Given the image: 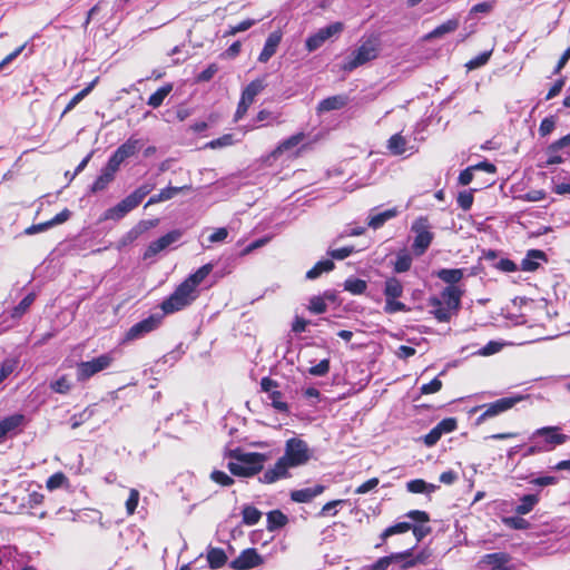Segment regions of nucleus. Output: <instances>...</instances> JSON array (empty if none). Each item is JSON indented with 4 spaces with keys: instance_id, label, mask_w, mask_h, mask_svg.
Here are the masks:
<instances>
[{
    "instance_id": "nucleus-38",
    "label": "nucleus",
    "mask_w": 570,
    "mask_h": 570,
    "mask_svg": "<svg viewBox=\"0 0 570 570\" xmlns=\"http://www.w3.org/2000/svg\"><path fill=\"white\" fill-rule=\"evenodd\" d=\"M287 521V517L279 510H273L267 513V529L271 531L283 528Z\"/></svg>"
},
{
    "instance_id": "nucleus-45",
    "label": "nucleus",
    "mask_w": 570,
    "mask_h": 570,
    "mask_svg": "<svg viewBox=\"0 0 570 570\" xmlns=\"http://www.w3.org/2000/svg\"><path fill=\"white\" fill-rule=\"evenodd\" d=\"M255 121L265 122V125L281 124L279 115L267 109H262L256 115Z\"/></svg>"
},
{
    "instance_id": "nucleus-22",
    "label": "nucleus",
    "mask_w": 570,
    "mask_h": 570,
    "mask_svg": "<svg viewBox=\"0 0 570 570\" xmlns=\"http://www.w3.org/2000/svg\"><path fill=\"white\" fill-rule=\"evenodd\" d=\"M118 170L115 167H111L109 163L101 169L100 175L96 178V180L90 186V190L92 193H98L105 190L108 185L115 179V175Z\"/></svg>"
},
{
    "instance_id": "nucleus-16",
    "label": "nucleus",
    "mask_w": 570,
    "mask_h": 570,
    "mask_svg": "<svg viewBox=\"0 0 570 570\" xmlns=\"http://www.w3.org/2000/svg\"><path fill=\"white\" fill-rule=\"evenodd\" d=\"M26 424V416L20 413L9 415L0 421V443L7 436L17 434Z\"/></svg>"
},
{
    "instance_id": "nucleus-60",
    "label": "nucleus",
    "mask_w": 570,
    "mask_h": 570,
    "mask_svg": "<svg viewBox=\"0 0 570 570\" xmlns=\"http://www.w3.org/2000/svg\"><path fill=\"white\" fill-rule=\"evenodd\" d=\"M71 216V212L67 208L58 213L55 217H52L50 220L47 222V225L50 227L60 225L65 222H67Z\"/></svg>"
},
{
    "instance_id": "nucleus-58",
    "label": "nucleus",
    "mask_w": 570,
    "mask_h": 570,
    "mask_svg": "<svg viewBox=\"0 0 570 570\" xmlns=\"http://www.w3.org/2000/svg\"><path fill=\"white\" fill-rule=\"evenodd\" d=\"M139 492L136 489H131L129 497L126 501V510L128 514H132L138 505Z\"/></svg>"
},
{
    "instance_id": "nucleus-19",
    "label": "nucleus",
    "mask_w": 570,
    "mask_h": 570,
    "mask_svg": "<svg viewBox=\"0 0 570 570\" xmlns=\"http://www.w3.org/2000/svg\"><path fill=\"white\" fill-rule=\"evenodd\" d=\"M376 209L377 208L371 209L367 217V226L373 229L381 228L386 222L396 217L400 214L397 207H392L380 213H377Z\"/></svg>"
},
{
    "instance_id": "nucleus-61",
    "label": "nucleus",
    "mask_w": 570,
    "mask_h": 570,
    "mask_svg": "<svg viewBox=\"0 0 570 570\" xmlns=\"http://www.w3.org/2000/svg\"><path fill=\"white\" fill-rule=\"evenodd\" d=\"M458 205L463 209L468 210L473 204V195L470 191H462L458 196Z\"/></svg>"
},
{
    "instance_id": "nucleus-24",
    "label": "nucleus",
    "mask_w": 570,
    "mask_h": 570,
    "mask_svg": "<svg viewBox=\"0 0 570 570\" xmlns=\"http://www.w3.org/2000/svg\"><path fill=\"white\" fill-rule=\"evenodd\" d=\"M323 491L324 487L321 484L312 488L294 490L291 492V499L295 502L306 503L312 501L315 497L320 495Z\"/></svg>"
},
{
    "instance_id": "nucleus-5",
    "label": "nucleus",
    "mask_w": 570,
    "mask_h": 570,
    "mask_svg": "<svg viewBox=\"0 0 570 570\" xmlns=\"http://www.w3.org/2000/svg\"><path fill=\"white\" fill-rule=\"evenodd\" d=\"M529 440H534L541 452H549L566 443L568 436L560 433L559 426H544L533 431Z\"/></svg>"
},
{
    "instance_id": "nucleus-6",
    "label": "nucleus",
    "mask_w": 570,
    "mask_h": 570,
    "mask_svg": "<svg viewBox=\"0 0 570 570\" xmlns=\"http://www.w3.org/2000/svg\"><path fill=\"white\" fill-rule=\"evenodd\" d=\"M411 230L415 234L412 249L416 256H421L428 250L434 238L428 217H417L412 223Z\"/></svg>"
},
{
    "instance_id": "nucleus-27",
    "label": "nucleus",
    "mask_w": 570,
    "mask_h": 570,
    "mask_svg": "<svg viewBox=\"0 0 570 570\" xmlns=\"http://www.w3.org/2000/svg\"><path fill=\"white\" fill-rule=\"evenodd\" d=\"M266 87L265 78H257L250 81L242 91L240 98L253 104L256 96H258Z\"/></svg>"
},
{
    "instance_id": "nucleus-10",
    "label": "nucleus",
    "mask_w": 570,
    "mask_h": 570,
    "mask_svg": "<svg viewBox=\"0 0 570 570\" xmlns=\"http://www.w3.org/2000/svg\"><path fill=\"white\" fill-rule=\"evenodd\" d=\"M344 29L342 22H333L324 28L318 29L315 33L311 35L306 41L305 47L309 52L321 48L325 41L333 37H337Z\"/></svg>"
},
{
    "instance_id": "nucleus-55",
    "label": "nucleus",
    "mask_w": 570,
    "mask_h": 570,
    "mask_svg": "<svg viewBox=\"0 0 570 570\" xmlns=\"http://www.w3.org/2000/svg\"><path fill=\"white\" fill-rule=\"evenodd\" d=\"M210 479L223 487H229L234 483V480L227 473L218 470L210 473Z\"/></svg>"
},
{
    "instance_id": "nucleus-36",
    "label": "nucleus",
    "mask_w": 570,
    "mask_h": 570,
    "mask_svg": "<svg viewBox=\"0 0 570 570\" xmlns=\"http://www.w3.org/2000/svg\"><path fill=\"white\" fill-rule=\"evenodd\" d=\"M539 502L537 494H525L520 499V503L515 507L514 511L519 515H524L531 512Z\"/></svg>"
},
{
    "instance_id": "nucleus-7",
    "label": "nucleus",
    "mask_w": 570,
    "mask_h": 570,
    "mask_svg": "<svg viewBox=\"0 0 570 570\" xmlns=\"http://www.w3.org/2000/svg\"><path fill=\"white\" fill-rule=\"evenodd\" d=\"M523 399H524V396H522V395L502 397V399H499L488 405H482V406L475 407L474 411L484 409L482 414L476 419V424L480 425L488 419L494 417V416L512 409L517 403H519Z\"/></svg>"
},
{
    "instance_id": "nucleus-29",
    "label": "nucleus",
    "mask_w": 570,
    "mask_h": 570,
    "mask_svg": "<svg viewBox=\"0 0 570 570\" xmlns=\"http://www.w3.org/2000/svg\"><path fill=\"white\" fill-rule=\"evenodd\" d=\"M207 561L210 569H219L227 562V556L220 548H209L207 550Z\"/></svg>"
},
{
    "instance_id": "nucleus-44",
    "label": "nucleus",
    "mask_w": 570,
    "mask_h": 570,
    "mask_svg": "<svg viewBox=\"0 0 570 570\" xmlns=\"http://www.w3.org/2000/svg\"><path fill=\"white\" fill-rule=\"evenodd\" d=\"M412 266V257L407 253H400L396 256V261L394 263V271L396 273L407 272Z\"/></svg>"
},
{
    "instance_id": "nucleus-17",
    "label": "nucleus",
    "mask_w": 570,
    "mask_h": 570,
    "mask_svg": "<svg viewBox=\"0 0 570 570\" xmlns=\"http://www.w3.org/2000/svg\"><path fill=\"white\" fill-rule=\"evenodd\" d=\"M136 207L137 206L135 205V203L129 198V196H127L121 202H119L117 205L108 208L102 214V219L104 220H116V222L120 220Z\"/></svg>"
},
{
    "instance_id": "nucleus-30",
    "label": "nucleus",
    "mask_w": 570,
    "mask_h": 570,
    "mask_svg": "<svg viewBox=\"0 0 570 570\" xmlns=\"http://www.w3.org/2000/svg\"><path fill=\"white\" fill-rule=\"evenodd\" d=\"M385 298H399L403 295V284L396 277H389L384 283Z\"/></svg>"
},
{
    "instance_id": "nucleus-49",
    "label": "nucleus",
    "mask_w": 570,
    "mask_h": 570,
    "mask_svg": "<svg viewBox=\"0 0 570 570\" xmlns=\"http://www.w3.org/2000/svg\"><path fill=\"white\" fill-rule=\"evenodd\" d=\"M50 387L56 393L67 394L71 389V384L69 383V381L67 380L66 376H61V377L52 381L50 383Z\"/></svg>"
},
{
    "instance_id": "nucleus-33",
    "label": "nucleus",
    "mask_w": 570,
    "mask_h": 570,
    "mask_svg": "<svg viewBox=\"0 0 570 570\" xmlns=\"http://www.w3.org/2000/svg\"><path fill=\"white\" fill-rule=\"evenodd\" d=\"M335 267L332 259H322L317 262L309 271L306 272L307 279H316L323 273L333 271Z\"/></svg>"
},
{
    "instance_id": "nucleus-9",
    "label": "nucleus",
    "mask_w": 570,
    "mask_h": 570,
    "mask_svg": "<svg viewBox=\"0 0 570 570\" xmlns=\"http://www.w3.org/2000/svg\"><path fill=\"white\" fill-rule=\"evenodd\" d=\"M377 53V46L372 41H366L362 43L355 51H353L348 60L344 63L343 69L345 71H352L357 67L375 59Z\"/></svg>"
},
{
    "instance_id": "nucleus-51",
    "label": "nucleus",
    "mask_w": 570,
    "mask_h": 570,
    "mask_svg": "<svg viewBox=\"0 0 570 570\" xmlns=\"http://www.w3.org/2000/svg\"><path fill=\"white\" fill-rule=\"evenodd\" d=\"M67 481H68L67 476L63 473L58 472V473L52 474L47 480V488L49 490H56V489L65 485L67 483Z\"/></svg>"
},
{
    "instance_id": "nucleus-14",
    "label": "nucleus",
    "mask_w": 570,
    "mask_h": 570,
    "mask_svg": "<svg viewBox=\"0 0 570 570\" xmlns=\"http://www.w3.org/2000/svg\"><path fill=\"white\" fill-rule=\"evenodd\" d=\"M161 322V316L150 315L147 318L134 324L125 335V341H135L155 331Z\"/></svg>"
},
{
    "instance_id": "nucleus-52",
    "label": "nucleus",
    "mask_w": 570,
    "mask_h": 570,
    "mask_svg": "<svg viewBox=\"0 0 570 570\" xmlns=\"http://www.w3.org/2000/svg\"><path fill=\"white\" fill-rule=\"evenodd\" d=\"M504 523L509 528L517 529V530H525L530 525V523L525 519H523L519 515L505 518Z\"/></svg>"
},
{
    "instance_id": "nucleus-50",
    "label": "nucleus",
    "mask_w": 570,
    "mask_h": 570,
    "mask_svg": "<svg viewBox=\"0 0 570 570\" xmlns=\"http://www.w3.org/2000/svg\"><path fill=\"white\" fill-rule=\"evenodd\" d=\"M308 309L311 313L314 314H322L325 313L327 309V305L323 297L321 296H313L309 299Z\"/></svg>"
},
{
    "instance_id": "nucleus-20",
    "label": "nucleus",
    "mask_w": 570,
    "mask_h": 570,
    "mask_svg": "<svg viewBox=\"0 0 570 570\" xmlns=\"http://www.w3.org/2000/svg\"><path fill=\"white\" fill-rule=\"evenodd\" d=\"M387 149L394 156H402L406 151L414 154L416 149L413 146H409V141L401 134H394L387 140Z\"/></svg>"
},
{
    "instance_id": "nucleus-3",
    "label": "nucleus",
    "mask_w": 570,
    "mask_h": 570,
    "mask_svg": "<svg viewBox=\"0 0 570 570\" xmlns=\"http://www.w3.org/2000/svg\"><path fill=\"white\" fill-rule=\"evenodd\" d=\"M462 295L463 291L459 286H446L440 296L429 298V306L432 307L430 313L439 322H449L460 309Z\"/></svg>"
},
{
    "instance_id": "nucleus-41",
    "label": "nucleus",
    "mask_w": 570,
    "mask_h": 570,
    "mask_svg": "<svg viewBox=\"0 0 570 570\" xmlns=\"http://www.w3.org/2000/svg\"><path fill=\"white\" fill-rule=\"evenodd\" d=\"M367 288V284L365 281L360 278H347L344 283V289L354 294V295H361L363 294Z\"/></svg>"
},
{
    "instance_id": "nucleus-11",
    "label": "nucleus",
    "mask_w": 570,
    "mask_h": 570,
    "mask_svg": "<svg viewBox=\"0 0 570 570\" xmlns=\"http://www.w3.org/2000/svg\"><path fill=\"white\" fill-rule=\"evenodd\" d=\"M142 147V142L140 139L130 137L122 145H120L116 151L110 156L108 163L111 167H115L117 170L120 165L128 158L135 156Z\"/></svg>"
},
{
    "instance_id": "nucleus-35",
    "label": "nucleus",
    "mask_w": 570,
    "mask_h": 570,
    "mask_svg": "<svg viewBox=\"0 0 570 570\" xmlns=\"http://www.w3.org/2000/svg\"><path fill=\"white\" fill-rule=\"evenodd\" d=\"M35 299H36L35 293H29L27 296H24L20 301V303L11 309V312H10L11 318H14V320L21 318L28 312L30 306L33 304Z\"/></svg>"
},
{
    "instance_id": "nucleus-46",
    "label": "nucleus",
    "mask_w": 570,
    "mask_h": 570,
    "mask_svg": "<svg viewBox=\"0 0 570 570\" xmlns=\"http://www.w3.org/2000/svg\"><path fill=\"white\" fill-rule=\"evenodd\" d=\"M383 309L386 314H394L397 312H407L409 307L404 303L397 301V298H385Z\"/></svg>"
},
{
    "instance_id": "nucleus-1",
    "label": "nucleus",
    "mask_w": 570,
    "mask_h": 570,
    "mask_svg": "<svg viewBox=\"0 0 570 570\" xmlns=\"http://www.w3.org/2000/svg\"><path fill=\"white\" fill-rule=\"evenodd\" d=\"M312 458L308 444L299 438H291L285 443V453L273 468L266 470L259 478L263 483H274L288 476V469L306 464Z\"/></svg>"
},
{
    "instance_id": "nucleus-37",
    "label": "nucleus",
    "mask_w": 570,
    "mask_h": 570,
    "mask_svg": "<svg viewBox=\"0 0 570 570\" xmlns=\"http://www.w3.org/2000/svg\"><path fill=\"white\" fill-rule=\"evenodd\" d=\"M173 85L166 83L165 86L160 87L156 92H154L147 101V105L153 108H158L163 105L165 98L171 92Z\"/></svg>"
},
{
    "instance_id": "nucleus-25",
    "label": "nucleus",
    "mask_w": 570,
    "mask_h": 570,
    "mask_svg": "<svg viewBox=\"0 0 570 570\" xmlns=\"http://www.w3.org/2000/svg\"><path fill=\"white\" fill-rule=\"evenodd\" d=\"M436 277L449 286H456V284L464 277V268H442L436 272Z\"/></svg>"
},
{
    "instance_id": "nucleus-21",
    "label": "nucleus",
    "mask_w": 570,
    "mask_h": 570,
    "mask_svg": "<svg viewBox=\"0 0 570 570\" xmlns=\"http://www.w3.org/2000/svg\"><path fill=\"white\" fill-rule=\"evenodd\" d=\"M282 41V33L274 31L267 37L264 48L258 56L259 62H267L275 53Z\"/></svg>"
},
{
    "instance_id": "nucleus-54",
    "label": "nucleus",
    "mask_w": 570,
    "mask_h": 570,
    "mask_svg": "<svg viewBox=\"0 0 570 570\" xmlns=\"http://www.w3.org/2000/svg\"><path fill=\"white\" fill-rule=\"evenodd\" d=\"M234 144V137L230 134L223 135L217 139H213L207 144V147L212 149L227 147Z\"/></svg>"
},
{
    "instance_id": "nucleus-64",
    "label": "nucleus",
    "mask_w": 570,
    "mask_h": 570,
    "mask_svg": "<svg viewBox=\"0 0 570 570\" xmlns=\"http://www.w3.org/2000/svg\"><path fill=\"white\" fill-rule=\"evenodd\" d=\"M441 387H442V382L438 377H435L430 383L423 384L421 386V393L422 394L436 393L441 390Z\"/></svg>"
},
{
    "instance_id": "nucleus-28",
    "label": "nucleus",
    "mask_w": 570,
    "mask_h": 570,
    "mask_svg": "<svg viewBox=\"0 0 570 570\" xmlns=\"http://www.w3.org/2000/svg\"><path fill=\"white\" fill-rule=\"evenodd\" d=\"M389 558L390 566L395 563L399 564L401 569H407L414 567V560H412V548L402 552L391 553L386 556Z\"/></svg>"
},
{
    "instance_id": "nucleus-26",
    "label": "nucleus",
    "mask_w": 570,
    "mask_h": 570,
    "mask_svg": "<svg viewBox=\"0 0 570 570\" xmlns=\"http://www.w3.org/2000/svg\"><path fill=\"white\" fill-rule=\"evenodd\" d=\"M540 261H546V254L539 249H530L521 261V269L533 272L539 267Z\"/></svg>"
},
{
    "instance_id": "nucleus-13",
    "label": "nucleus",
    "mask_w": 570,
    "mask_h": 570,
    "mask_svg": "<svg viewBox=\"0 0 570 570\" xmlns=\"http://www.w3.org/2000/svg\"><path fill=\"white\" fill-rule=\"evenodd\" d=\"M181 236L183 232L180 229H174L159 237L158 239L151 242L144 253V259H150L155 257L160 252L179 242Z\"/></svg>"
},
{
    "instance_id": "nucleus-53",
    "label": "nucleus",
    "mask_w": 570,
    "mask_h": 570,
    "mask_svg": "<svg viewBox=\"0 0 570 570\" xmlns=\"http://www.w3.org/2000/svg\"><path fill=\"white\" fill-rule=\"evenodd\" d=\"M330 371V360L324 358L318 364L308 368V373L313 376H324Z\"/></svg>"
},
{
    "instance_id": "nucleus-48",
    "label": "nucleus",
    "mask_w": 570,
    "mask_h": 570,
    "mask_svg": "<svg viewBox=\"0 0 570 570\" xmlns=\"http://www.w3.org/2000/svg\"><path fill=\"white\" fill-rule=\"evenodd\" d=\"M18 365V361L16 358H6L0 365V384L7 379Z\"/></svg>"
},
{
    "instance_id": "nucleus-15",
    "label": "nucleus",
    "mask_w": 570,
    "mask_h": 570,
    "mask_svg": "<svg viewBox=\"0 0 570 570\" xmlns=\"http://www.w3.org/2000/svg\"><path fill=\"white\" fill-rule=\"evenodd\" d=\"M262 556L254 548L245 549L240 554L229 562V567L234 570H249L263 563Z\"/></svg>"
},
{
    "instance_id": "nucleus-4",
    "label": "nucleus",
    "mask_w": 570,
    "mask_h": 570,
    "mask_svg": "<svg viewBox=\"0 0 570 570\" xmlns=\"http://www.w3.org/2000/svg\"><path fill=\"white\" fill-rule=\"evenodd\" d=\"M227 468L235 476L249 478L263 470L264 463L268 460L266 454L256 452H244L240 449L230 451Z\"/></svg>"
},
{
    "instance_id": "nucleus-32",
    "label": "nucleus",
    "mask_w": 570,
    "mask_h": 570,
    "mask_svg": "<svg viewBox=\"0 0 570 570\" xmlns=\"http://www.w3.org/2000/svg\"><path fill=\"white\" fill-rule=\"evenodd\" d=\"M185 187H166L164 189H161L158 194L156 195H153L146 206H150V205H154V204H157V203H161V202H166V200H169L171 198H174L177 194H179Z\"/></svg>"
},
{
    "instance_id": "nucleus-62",
    "label": "nucleus",
    "mask_w": 570,
    "mask_h": 570,
    "mask_svg": "<svg viewBox=\"0 0 570 570\" xmlns=\"http://www.w3.org/2000/svg\"><path fill=\"white\" fill-rule=\"evenodd\" d=\"M379 482L380 481L377 478H372V479L367 480L366 482L362 483L361 485H358L355 489V493L356 494H365V493L374 490L379 485Z\"/></svg>"
},
{
    "instance_id": "nucleus-56",
    "label": "nucleus",
    "mask_w": 570,
    "mask_h": 570,
    "mask_svg": "<svg viewBox=\"0 0 570 570\" xmlns=\"http://www.w3.org/2000/svg\"><path fill=\"white\" fill-rule=\"evenodd\" d=\"M458 426L456 420L454 417L443 419L441 422L436 424V428L440 430L442 434L453 432Z\"/></svg>"
},
{
    "instance_id": "nucleus-8",
    "label": "nucleus",
    "mask_w": 570,
    "mask_h": 570,
    "mask_svg": "<svg viewBox=\"0 0 570 570\" xmlns=\"http://www.w3.org/2000/svg\"><path fill=\"white\" fill-rule=\"evenodd\" d=\"M114 361L111 354H101L90 361L81 362L77 365L78 381H86L95 374L108 368Z\"/></svg>"
},
{
    "instance_id": "nucleus-42",
    "label": "nucleus",
    "mask_w": 570,
    "mask_h": 570,
    "mask_svg": "<svg viewBox=\"0 0 570 570\" xmlns=\"http://www.w3.org/2000/svg\"><path fill=\"white\" fill-rule=\"evenodd\" d=\"M95 410L90 406L86 407L80 413H76L70 417V426L71 429H77L92 417Z\"/></svg>"
},
{
    "instance_id": "nucleus-59",
    "label": "nucleus",
    "mask_w": 570,
    "mask_h": 570,
    "mask_svg": "<svg viewBox=\"0 0 570 570\" xmlns=\"http://www.w3.org/2000/svg\"><path fill=\"white\" fill-rule=\"evenodd\" d=\"M345 503L344 500H334L330 501L326 504L323 505L320 515H335L337 513L336 507Z\"/></svg>"
},
{
    "instance_id": "nucleus-57",
    "label": "nucleus",
    "mask_w": 570,
    "mask_h": 570,
    "mask_svg": "<svg viewBox=\"0 0 570 570\" xmlns=\"http://www.w3.org/2000/svg\"><path fill=\"white\" fill-rule=\"evenodd\" d=\"M272 405L279 412H286L288 410L287 404L282 401V393L279 391H273L269 394Z\"/></svg>"
},
{
    "instance_id": "nucleus-34",
    "label": "nucleus",
    "mask_w": 570,
    "mask_h": 570,
    "mask_svg": "<svg viewBox=\"0 0 570 570\" xmlns=\"http://www.w3.org/2000/svg\"><path fill=\"white\" fill-rule=\"evenodd\" d=\"M438 489V485L428 483L422 479L411 480L406 483V490L411 493L430 494Z\"/></svg>"
},
{
    "instance_id": "nucleus-40",
    "label": "nucleus",
    "mask_w": 570,
    "mask_h": 570,
    "mask_svg": "<svg viewBox=\"0 0 570 570\" xmlns=\"http://www.w3.org/2000/svg\"><path fill=\"white\" fill-rule=\"evenodd\" d=\"M155 188V183H145L136 188L129 196V198L138 206L142 199L149 195Z\"/></svg>"
},
{
    "instance_id": "nucleus-43",
    "label": "nucleus",
    "mask_w": 570,
    "mask_h": 570,
    "mask_svg": "<svg viewBox=\"0 0 570 570\" xmlns=\"http://www.w3.org/2000/svg\"><path fill=\"white\" fill-rule=\"evenodd\" d=\"M96 82H97V80H94L86 88H83L81 91H79L77 95H75L71 98V100L68 102V105L66 106L63 114L72 110L86 96H88L89 92L92 90Z\"/></svg>"
},
{
    "instance_id": "nucleus-31",
    "label": "nucleus",
    "mask_w": 570,
    "mask_h": 570,
    "mask_svg": "<svg viewBox=\"0 0 570 570\" xmlns=\"http://www.w3.org/2000/svg\"><path fill=\"white\" fill-rule=\"evenodd\" d=\"M459 27V20L458 19H450L442 24L438 26L435 29H433L430 33L426 35L425 39H435L440 38L446 33L453 32Z\"/></svg>"
},
{
    "instance_id": "nucleus-47",
    "label": "nucleus",
    "mask_w": 570,
    "mask_h": 570,
    "mask_svg": "<svg viewBox=\"0 0 570 570\" xmlns=\"http://www.w3.org/2000/svg\"><path fill=\"white\" fill-rule=\"evenodd\" d=\"M355 252H356V249H355L354 246H344V247L336 248V249H328L327 250V255L332 259L342 261V259H345L346 257H348L350 255H352Z\"/></svg>"
},
{
    "instance_id": "nucleus-63",
    "label": "nucleus",
    "mask_w": 570,
    "mask_h": 570,
    "mask_svg": "<svg viewBox=\"0 0 570 570\" xmlns=\"http://www.w3.org/2000/svg\"><path fill=\"white\" fill-rule=\"evenodd\" d=\"M442 433L436 428V425L424 436V444L426 446H433L438 443V441L442 438Z\"/></svg>"
},
{
    "instance_id": "nucleus-12",
    "label": "nucleus",
    "mask_w": 570,
    "mask_h": 570,
    "mask_svg": "<svg viewBox=\"0 0 570 570\" xmlns=\"http://www.w3.org/2000/svg\"><path fill=\"white\" fill-rule=\"evenodd\" d=\"M481 570H514L512 558L507 552L484 554L479 561Z\"/></svg>"
},
{
    "instance_id": "nucleus-18",
    "label": "nucleus",
    "mask_w": 570,
    "mask_h": 570,
    "mask_svg": "<svg viewBox=\"0 0 570 570\" xmlns=\"http://www.w3.org/2000/svg\"><path fill=\"white\" fill-rule=\"evenodd\" d=\"M305 139L304 132H297L292 135L291 137L282 140L277 147L271 153V156L274 159L279 158L284 154L294 153V150L303 142Z\"/></svg>"
},
{
    "instance_id": "nucleus-2",
    "label": "nucleus",
    "mask_w": 570,
    "mask_h": 570,
    "mask_svg": "<svg viewBox=\"0 0 570 570\" xmlns=\"http://www.w3.org/2000/svg\"><path fill=\"white\" fill-rule=\"evenodd\" d=\"M213 264H205L194 274L189 275L175 291L165 299L160 307L164 314H173L190 305L197 297V287L213 271Z\"/></svg>"
},
{
    "instance_id": "nucleus-23",
    "label": "nucleus",
    "mask_w": 570,
    "mask_h": 570,
    "mask_svg": "<svg viewBox=\"0 0 570 570\" xmlns=\"http://www.w3.org/2000/svg\"><path fill=\"white\" fill-rule=\"evenodd\" d=\"M348 102V97L345 95H336L332 97H327L320 101L317 106L318 112H327L332 110H338L345 107Z\"/></svg>"
},
{
    "instance_id": "nucleus-39",
    "label": "nucleus",
    "mask_w": 570,
    "mask_h": 570,
    "mask_svg": "<svg viewBox=\"0 0 570 570\" xmlns=\"http://www.w3.org/2000/svg\"><path fill=\"white\" fill-rule=\"evenodd\" d=\"M243 523L255 525L262 518V512L253 505H244L242 509Z\"/></svg>"
}]
</instances>
